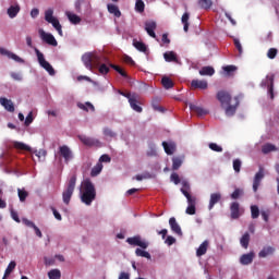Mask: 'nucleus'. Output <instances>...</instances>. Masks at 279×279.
<instances>
[{
  "instance_id": "f257e3e1",
  "label": "nucleus",
  "mask_w": 279,
  "mask_h": 279,
  "mask_svg": "<svg viewBox=\"0 0 279 279\" xmlns=\"http://www.w3.org/2000/svg\"><path fill=\"white\" fill-rule=\"evenodd\" d=\"M217 99L221 104V108L227 106L225 108V114L227 117H234L236 114V109L239 108V105L241 104V99H243V94H239L233 98L234 105H231L232 101V95L226 90H220L217 93Z\"/></svg>"
},
{
  "instance_id": "f03ea898",
  "label": "nucleus",
  "mask_w": 279,
  "mask_h": 279,
  "mask_svg": "<svg viewBox=\"0 0 279 279\" xmlns=\"http://www.w3.org/2000/svg\"><path fill=\"white\" fill-rule=\"evenodd\" d=\"M97 199V190L90 179H85L81 183V202L86 206H90Z\"/></svg>"
},
{
  "instance_id": "7ed1b4c3",
  "label": "nucleus",
  "mask_w": 279,
  "mask_h": 279,
  "mask_svg": "<svg viewBox=\"0 0 279 279\" xmlns=\"http://www.w3.org/2000/svg\"><path fill=\"white\" fill-rule=\"evenodd\" d=\"M191 184H189V181L183 180L182 181V187L181 193L186 197L189 206L185 209L186 215H195L197 213V209L195 208L196 198L195 196H192L191 193Z\"/></svg>"
},
{
  "instance_id": "20e7f679",
  "label": "nucleus",
  "mask_w": 279,
  "mask_h": 279,
  "mask_svg": "<svg viewBox=\"0 0 279 279\" xmlns=\"http://www.w3.org/2000/svg\"><path fill=\"white\" fill-rule=\"evenodd\" d=\"M82 62L88 71H93V66H99L101 62H108V58L104 56H97L92 52H86L82 56Z\"/></svg>"
},
{
  "instance_id": "39448f33",
  "label": "nucleus",
  "mask_w": 279,
  "mask_h": 279,
  "mask_svg": "<svg viewBox=\"0 0 279 279\" xmlns=\"http://www.w3.org/2000/svg\"><path fill=\"white\" fill-rule=\"evenodd\" d=\"M76 182H77V175L73 174L70 178L68 185L62 193V199L66 206H69V204H71V198L73 197V193L75 192Z\"/></svg>"
},
{
  "instance_id": "423d86ee",
  "label": "nucleus",
  "mask_w": 279,
  "mask_h": 279,
  "mask_svg": "<svg viewBox=\"0 0 279 279\" xmlns=\"http://www.w3.org/2000/svg\"><path fill=\"white\" fill-rule=\"evenodd\" d=\"M35 52L37 56L38 63L40 64V68L45 69V71H47V73H49V75H56V70L53 69L51 63H49L47 60H45V54H43V52H40V50H38V48H35Z\"/></svg>"
},
{
  "instance_id": "0eeeda50",
  "label": "nucleus",
  "mask_w": 279,
  "mask_h": 279,
  "mask_svg": "<svg viewBox=\"0 0 279 279\" xmlns=\"http://www.w3.org/2000/svg\"><path fill=\"white\" fill-rule=\"evenodd\" d=\"M59 155L63 158L65 165H69L73 160V150L66 145L59 147Z\"/></svg>"
},
{
  "instance_id": "6e6552de",
  "label": "nucleus",
  "mask_w": 279,
  "mask_h": 279,
  "mask_svg": "<svg viewBox=\"0 0 279 279\" xmlns=\"http://www.w3.org/2000/svg\"><path fill=\"white\" fill-rule=\"evenodd\" d=\"M126 243H129V245H135L137 247H142V250H147V247H149V242L143 241L141 239V235L128 238Z\"/></svg>"
},
{
  "instance_id": "1a4fd4ad",
  "label": "nucleus",
  "mask_w": 279,
  "mask_h": 279,
  "mask_svg": "<svg viewBox=\"0 0 279 279\" xmlns=\"http://www.w3.org/2000/svg\"><path fill=\"white\" fill-rule=\"evenodd\" d=\"M39 35L41 40H44V43L47 45H50L51 47H58V40H56V37L51 33H46L43 29H39Z\"/></svg>"
},
{
  "instance_id": "9d476101",
  "label": "nucleus",
  "mask_w": 279,
  "mask_h": 279,
  "mask_svg": "<svg viewBox=\"0 0 279 279\" xmlns=\"http://www.w3.org/2000/svg\"><path fill=\"white\" fill-rule=\"evenodd\" d=\"M265 178V168L259 167L258 172H256L254 179H253V191L256 193L258 191V186H260V182H263V179Z\"/></svg>"
},
{
  "instance_id": "9b49d317",
  "label": "nucleus",
  "mask_w": 279,
  "mask_h": 279,
  "mask_svg": "<svg viewBox=\"0 0 279 279\" xmlns=\"http://www.w3.org/2000/svg\"><path fill=\"white\" fill-rule=\"evenodd\" d=\"M81 143H83V145H86V147H99V145H101V142H99V140L94 138V137H88L86 135H80L78 136Z\"/></svg>"
},
{
  "instance_id": "f8f14e48",
  "label": "nucleus",
  "mask_w": 279,
  "mask_h": 279,
  "mask_svg": "<svg viewBox=\"0 0 279 279\" xmlns=\"http://www.w3.org/2000/svg\"><path fill=\"white\" fill-rule=\"evenodd\" d=\"M191 87L194 90H197V88L199 90H206V88H208V81H205V80H193L191 82Z\"/></svg>"
},
{
  "instance_id": "ddd939ff",
  "label": "nucleus",
  "mask_w": 279,
  "mask_h": 279,
  "mask_svg": "<svg viewBox=\"0 0 279 279\" xmlns=\"http://www.w3.org/2000/svg\"><path fill=\"white\" fill-rule=\"evenodd\" d=\"M231 219H239L241 217V205L239 202H233L230 205Z\"/></svg>"
},
{
  "instance_id": "4468645a",
  "label": "nucleus",
  "mask_w": 279,
  "mask_h": 279,
  "mask_svg": "<svg viewBox=\"0 0 279 279\" xmlns=\"http://www.w3.org/2000/svg\"><path fill=\"white\" fill-rule=\"evenodd\" d=\"M169 226L174 234H178V236H182V228L178 223V220H175V217H171L169 219Z\"/></svg>"
},
{
  "instance_id": "2eb2a0df",
  "label": "nucleus",
  "mask_w": 279,
  "mask_h": 279,
  "mask_svg": "<svg viewBox=\"0 0 279 279\" xmlns=\"http://www.w3.org/2000/svg\"><path fill=\"white\" fill-rule=\"evenodd\" d=\"M0 53H1V56H7V58H9L10 60H14V62H20V63L23 62V59H21V57L11 52L10 50H8L5 48H0Z\"/></svg>"
},
{
  "instance_id": "dca6fc26",
  "label": "nucleus",
  "mask_w": 279,
  "mask_h": 279,
  "mask_svg": "<svg viewBox=\"0 0 279 279\" xmlns=\"http://www.w3.org/2000/svg\"><path fill=\"white\" fill-rule=\"evenodd\" d=\"M163 60L167 62H174V64H180V59L178 58V53L174 51H167L163 53Z\"/></svg>"
},
{
  "instance_id": "f3484780",
  "label": "nucleus",
  "mask_w": 279,
  "mask_h": 279,
  "mask_svg": "<svg viewBox=\"0 0 279 279\" xmlns=\"http://www.w3.org/2000/svg\"><path fill=\"white\" fill-rule=\"evenodd\" d=\"M219 202H221V193L210 194L208 210H213V208H215V205L219 204Z\"/></svg>"
},
{
  "instance_id": "a211bd4d",
  "label": "nucleus",
  "mask_w": 279,
  "mask_h": 279,
  "mask_svg": "<svg viewBox=\"0 0 279 279\" xmlns=\"http://www.w3.org/2000/svg\"><path fill=\"white\" fill-rule=\"evenodd\" d=\"M0 106L4 107V109L8 112H14V104L12 102V100H10L5 97L0 98Z\"/></svg>"
},
{
  "instance_id": "6ab92c4d",
  "label": "nucleus",
  "mask_w": 279,
  "mask_h": 279,
  "mask_svg": "<svg viewBox=\"0 0 279 279\" xmlns=\"http://www.w3.org/2000/svg\"><path fill=\"white\" fill-rule=\"evenodd\" d=\"M155 29H156V22L150 21L145 23V31L147 32L148 36H150V38H156Z\"/></svg>"
},
{
  "instance_id": "aec40b11",
  "label": "nucleus",
  "mask_w": 279,
  "mask_h": 279,
  "mask_svg": "<svg viewBox=\"0 0 279 279\" xmlns=\"http://www.w3.org/2000/svg\"><path fill=\"white\" fill-rule=\"evenodd\" d=\"M190 110H192V112H195V114H197V117H206V114H208V110L204 109L197 105H190Z\"/></svg>"
},
{
  "instance_id": "412c9836",
  "label": "nucleus",
  "mask_w": 279,
  "mask_h": 279,
  "mask_svg": "<svg viewBox=\"0 0 279 279\" xmlns=\"http://www.w3.org/2000/svg\"><path fill=\"white\" fill-rule=\"evenodd\" d=\"M19 12H21V5L19 4L11 5L7 10V14L10 19H16V16L19 15Z\"/></svg>"
},
{
  "instance_id": "4be33fe9",
  "label": "nucleus",
  "mask_w": 279,
  "mask_h": 279,
  "mask_svg": "<svg viewBox=\"0 0 279 279\" xmlns=\"http://www.w3.org/2000/svg\"><path fill=\"white\" fill-rule=\"evenodd\" d=\"M162 147L168 156H173L177 148L175 143L173 142H170V143L162 142Z\"/></svg>"
},
{
  "instance_id": "5701e85b",
  "label": "nucleus",
  "mask_w": 279,
  "mask_h": 279,
  "mask_svg": "<svg viewBox=\"0 0 279 279\" xmlns=\"http://www.w3.org/2000/svg\"><path fill=\"white\" fill-rule=\"evenodd\" d=\"M129 104H130L132 110H134L135 112H143V107H141L138 105V95L135 96L134 98H131Z\"/></svg>"
},
{
  "instance_id": "b1692460",
  "label": "nucleus",
  "mask_w": 279,
  "mask_h": 279,
  "mask_svg": "<svg viewBox=\"0 0 279 279\" xmlns=\"http://www.w3.org/2000/svg\"><path fill=\"white\" fill-rule=\"evenodd\" d=\"M253 260H254V253L244 254L240 258L241 265H252Z\"/></svg>"
},
{
  "instance_id": "393cba45",
  "label": "nucleus",
  "mask_w": 279,
  "mask_h": 279,
  "mask_svg": "<svg viewBox=\"0 0 279 279\" xmlns=\"http://www.w3.org/2000/svg\"><path fill=\"white\" fill-rule=\"evenodd\" d=\"M208 245L209 242L208 240H205L196 250V256H204L206 254V252H208Z\"/></svg>"
},
{
  "instance_id": "a878e982",
  "label": "nucleus",
  "mask_w": 279,
  "mask_h": 279,
  "mask_svg": "<svg viewBox=\"0 0 279 279\" xmlns=\"http://www.w3.org/2000/svg\"><path fill=\"white\" fill-rule=\"evenodd\" d=\"M109 14H113L117 19H121V10L116 4L109 3L107 5Z\"/></svg>"
},
{
  "instance_id": "bb28decb",
  "label": "nucleus",
  "mask_w": 279,
  "mask_h": 279,
  "mask_svg": "<svg viewBox=\"0 0 279 279\" xmlns=\"http://www.w3.org/2000/svg\"><path fill=\"white\" fill-rule=\"evenodd\" d=\"M271 151H278V148L276 145L271 143H266L262 146V154H271Z\"/></svg>"
},
{
  "instance_id": "cd10ccee",
  "label": "nucleus",
  "mask_w": 279,
  "mask_h": 279,
  "mask_svg": "<svg viewBox=\"0 0 279 279\" xmlns=\"http://www.w3.org/2000/svg\"><path fill=\"white\" fill-rule=\"evenodd\" d=\"M274 252H275L274 247H271V246H266V247H264V248L259 252L258 256H259V258H267V256H271V254H274Z\"/></svg>"
},
{
  "instance_id": "c85d7f7f",
  "label": "nucleus",
  "mask_w": 279,
  "mask_h": 279,
  "mask_svg": "<svg viewBox=\"0 0 279 279\" xmlns=\"http://www.w3.org/2000/svg\"><path fill=\"white\" fill-rule=\"evenodd\" d=\"M199 75H208L209 77H213V75H215V68L213 66H203L199 70Z\"/></svg>"
},
{
  "instance_id": "c756f323",
  "label": "nucleus",
  "mask_w": 279,
  "mask_h": 279,
  "mask_svg": "<svg viewBox=\"0 0 279 279\" xmlns=\"http://www.w3.org/2000/svg\"><path fill=\"white\" fill-rule=\"evenodd\" d=\"M13 147L15 149H20L21 151H32V147H29L28 145H26L23 142H14Z\"/></svg>"
},
{
  "instance_id": "7c9ffc66",
  "label": "nucleus",
  "mask_w": 279,
  "mask_h": 279,
  "mask_svg": "<svg viewBox=\"0 0 279 279\" xmlns=\"http://www.w3.org/2000/svg\"><path fill=\"white\" fill-rule=\"evenodd\" d=\"M77 108H80V110H84L85 112H88V110H90L92 112H95V106H93V104L90 102H77Z\"/></svg>"
},
{
  "instance_id": "2f4dec72",
  "label": "nucleus",
  "mask_w": 279,
  "mask_h": 279,
  "mask_svg": "<svg viewBox=\"0 0 279 279\" xmlns=\"http://www.w3.org/2000/svg\"><path fill=\"white\" fill-rule=\"evenodd\" d=\"M240 245L247 250L250 247V233L245 232L242 238L240 239Z\"/></svg>"
},
{
  "instance_id": "473e14b6",
  "label": "nucleus",
  "mask_w": 279,
  "mask_h": 279,
  "mask_svg": "<svg viewBox=\"0 0 279 279\" xmlns=\"http://www.w3.org/2000/svg\"><path fill=\"white\" fill-rule=\"evenodd\" d=\"M14 269H16V262L12 260L9 263L2 279H8V276H10V274H12V271H14Z\"/></svg>"
},
{
  "instance_id": "72a5a7b5",
  "label": "nucleus",
  "mask_w": 279,
  "mask_h": 279,
  "mask_svg": "<svg viewBox=\"0 0 279 279\" xmlns=\"http://www.w3.org/2000/svg\"><path fill=\"white\" fill-rule=\"evenodd\" d=\"M161 84H162L163 88H166L167 90H169V88H173V86H174L173 81L171 78H169V76H163L161 78Z\"/></svg>"
},
{
  "instance_id": "f704fd0d",
  "label": "nucleus",
  "mask_w": 279,
  "mask_h": 279,
  "mask_svg": "<svg viewBox=\"0 0 279 279\" xmlns=\"http://www.w3.org/2000/svg\"><path fill=\"white\" fill-rule=\"evenodd\" d=\"M104 169V165L101 162H98L90 171L92 178H97L98 174L101 173V170Z\"/></svg>"
},
{
  "instance_id": "c9c22d12",
  "label": "nucleus",
  "mask_w": 279,
  "mask_h": 279,
  "mask_svg": "<svg viewBox=\"0 0 279 279\" xmlns=\"http://www.w3.org/2000/svg\"><path fill=\"white\" fill-rule=\"evenodd\" d=\"M189 19H191V14H189V12H185L181 17L184 32H189Z\"/></svg>"
},
{
  "instance_id": "e433bc0d",
  "label": "nucleus",
  "mask_w": 279,
  "mask_h": 279,
  "mask_svg": "<svg viewBox=\"0 0 279 279\" xmlns=\"http://www.w3.org/2000/svg\"><path fill=\"white\" fill-rule=\"evenodd\" d=\"M17 195H19L20 202H25V199L29 197V192L26 191L25 189H17Z\"/></svg>"
},
{
  "instance_id": "4c0bfd02",
  "label": "nucleus",
  "mask_w": 279,
  "mask_h": 279,
  "mask_svg": "<svg viewBox=\"0 0 279 279\" xmlns=\"http://www.w3.org/2000/svg\"><path fill=\"white\" fill-rule=\"evenodd\" d=\"M198 5L203 10H210L213 8V0H198Z\"/></svg>"
},
{
  "instance_id": "58836bf2",
  "label": "nucleus",
  "mask_w": 279,
  "mask_h": 279,
  "mask_svg": "<svg viewBox=\"0 0 279 279\" xmlns=\"http://www.w3.org/2000/svg\"><path fill=\"white\" fill-rule=\"evenodd\" d=\"M68 19L70 23H73V25H78V23H82V17L77 14L69 13Z\"/></svg>"
},
{
  "instance_id": "ea45409f",
  "label": "nucleus",
  "mask_w": 279,
  "mask_h": 279,
  "mask_svg": "<svg viewBox=\"0 0 279 279\" xmlns=\"http://www.w3.org/2000/svg\"><path fill=\"white\" fill-rule=\"evenodd\" d=\"M102 133L107 138H117V132L112 131L110 128H104Z\"/></svg>"
},
{
  "instance_id": "a19ab883",
  "label": "nucleus",
  "mask_w": 279,
  "mask_h": 279,
  "mask_svg": "<svg viewBox=\"0 0 279 279\" xmlns=\"http://www.w3.org/2000/svg\"><path fill=\"white\" fill-rule=\"evenodd\" d=\"M135 255L141 256L142 258H147L148 260H151V254L147 251H143L141 248L135 250Z\"/></svg>"
},
{
  "instance_id": "79ce46f5",
  "label": "nucleus",
  "mask_w": 279,
  "mask_h": 279,
  "mask_svg": "<svg viewBox=\"0 0 279 279\" xmlns=\"http://www.w3.org/2000/svg\"><path fill=\"white\" fill-rule=\"evenodd\" d=\"M36 158H38L39 162L45 161V158H47V150L39 149L34 151Z\"/></svg>"
},
{
  "instance_id": "37998d69",
  "label": "nucleus",
  "mask_w": 279,
  "mask_h": 279,
  "mask_svg": "<svg viewBox=\"0 0 279 279\" xmlns=\"http://www.w3.org/2000/svg\"><path fill=\"white\" fill-rule=\"evenodd\" d=\"M133 47H135V49H137V51H142V53L147 52V46L145 44H143V41H134Z\"/></svg>"
},
{
  "instance_id": "c03bdc74",
  "label": "nucleus",
  "mask_w": 279,
  "mask_h": 279,
  "mask_svg": "<svg viewBox=\"0 0 279 279\" xmlns=\"http://www.w3.org/2000/svg\"><path fill=\"white\" fill-rule=\"evenodd\" d=\"M268 78V95H270V99H274V75L267 76Z\"/></svg>"
},
{
  "instance_id": "a18cd8bd",
  "label": "nucleus",
  "mask_w": 279,
  "mask_h": 279,
  "mask_svg": "<svg viewBox=\"0 0 279 279\" xmlns=\"http://www.w3.org/2000/svg\"><path fill=\"white\" fill-rule=\"evenodd\" d=\"M182 167V159L180 157L172 158V170L178 171Z\"/></svg>"
},
{
  "instance_id": "49530a36",
  "label": "nucleus",
  "mask_w": 279,
  "mask_h": 279,
  "mask_svg": "<svg viewBox=\"0 0 279 279\" xmlns=\"http://www.w3.org/2000/svg\"><path fill=\"white\" fill-rule=\"evenodd\" d=\"M49 23H51L52 27H54V29H57L59 36H62V25L60 24V21L54 17V20H52Z\"/></svg>"
},
{
  "instance_id": "de8ad7c7",
  "label": "nucleus",
  "mask_w": 279,
  "mask_h": 279,
  "mask_svg": "<svg viewBox=\"0 0 279 279\" xmlns=\"http://www.w3.org/2000/svg\"><path fill=\"white\" fill-rule=\"evenodd\" d=\"M49 279H60L62 278V272L59 269H52L48 272Z\"/></svg>"
},
{
  "instance_id": "09e8293b",
  "label": "nucleus",
  "mask_w": 279,
  "mask_h": 279,
  "mask_svg": "<svg viewBox=\"0 0 279 279\" xmlns=\"http://www.w3.org/2000/svg\"><path fill=\"white\" fill-rule=\"evenodd\" d=\"M251 217L252 219H258L260 217V209L256 205L251 206Z\"/></svg>"
},
{
  "instance_id": "8fccbe9b",
  "label": "nucleus",
  "mask_w": 279,
  "mask_h": 279,
  "mask_svg": "<svg viewBox=\"0 0 279 279\" xmlns=\"http://www.w3.org/2000/svg\"><path fill=\"white\" fill-rule=\"evenodd\" d=\"M53 20H56V17L53 16V9H48L45 12V21H47V23H51Z\"/></svg>"
},
{
  "instance_id": "3c124183",
  "label": "nucleus",
  "mask_w": 279,
  "mask_h": 279,
  "mask_svg": "<svg viewBox=\"0 0 279 279\" xmlns=\"http://www.w3.org/2000/svg\"><path fill=\"white\" fill-rule=\"evenodd\" d=\"M109 66L111 69H113L114 71H117V73H119V75H121L122 77H128V73H125V71H123V69H121V66L114 65L112 63H110Z\"/></svg>"
},
{
  "instance_id": "603ef678",
  "label": "nucleus",
  "mask_w": 279,
  "mask_h": 279,
  "mask_svg": "<svg viewBox=\"0 0 279 279\" xmlns=\"http://www.w3.org/2000/svg\"><path fill=\"white\" fill-rule=\"evenodd\" d=\"M241 166H242L241 159H234L233 160V171L235 173H241Z\"/></svg>"
},
{
  "instance_id": "864d4df0",
  "label": "nucleus",
  "mask_w": 279,
  "mask_h": 279,
  "mask_svg": "<svg viewBox=\"0 0 279 279\" xmlns=\"http://www.w3.org/2000/svg\"><path fill=\"white\" fill-rule=\"evenodd\" d=\"M135 10L136 12H145V2H143V0H137L135 2Z\"/></svg>"
},
{
  "instance_id": "5fc2aeb1",
  "label": "nucleus",
  "mask_w": 279,
  "mask_h": 279,
  "mask_svg": "<svg viewBox=\"0 0 279 279\" xmlns=\"http://www.w3.org/2000/svg\"><path fill=\"white\" fill-rule=\"evenodd\" d=\"M99 73H101V75H108V73H110V68H108V65H106V63L99 64Z\"/></svg>"
},
{
  "instance_id": "6e6d98bb",
  "label": "nucleus",
  "mask_w": 279,
  "mask_h": 279,
  "mask_svg": "<svg viewBox=\"0 0 279 279\" xmlns=\"http://www.w3.org/2000/svg\"><path fill=\"white\" fill-rule=\"evenodd\" d=\"M151 107H153L154 110H156L157 112H165V109L158 105V98H155V99L153 100Z\"/></svg>"
},
{
  "instance_id": "4d7b16f0",
  "label": "nucleus",
  "mask_w": 279,
  "mask_h": 279,
  "mask_svg": "<svg viewBox=\"0 0 279 279\" xmlns=\"http://www.w3.org/2000/svg\"><path fill=\"white\" fill-rule=\"evenodd\" d=\"M243 195V190L235 189L233 193L231 194V199H239Z\"/></svg>"
},
{
  "instance_id": "13d9d810",
  "label": "nucleus",
  "mask_w": 279,
  "mask_h": 279,
  "mask_svg": "<svg viewBox=\"0 0 279 279\" xmlns=\"http://www.w3.org/2000/svg\"><path fill=\"white\" fill-rule=\"evenodd\" d=\"M119 95H122V97H125L129 102L131 99H134L137 95L136 94H131V93H125V92H121V90H118Z\"/></svg>"
},
{
  "instance_id": "bf43d9fd",
  "label": "nucleus",
  "mask_w": 279,
  "mask_h": 279,
  "mask_svg": "<svg viewBox=\"0 0 279 279\" xmlns=\"http://www.w3.org/2000/svg\"><path fill=\"white\" fill-rule=\"evenodd\" d=\"M170 180L173 182V184H182V180H180V175L175 172H173L171 175H170Z\"/></svg>"
},
{
  "instance_id": "052dcab7",
  "label": "nucleus",
  "mask_w": 279,
  "mask_h": 279,
  "mask_svg": "<svg viewBox=\"0 0 279 279\" xmlns=\"http://www.w3.org/2000/svg\"><path fill=\"white\" fill-rule=\"evenodd\" d=\"M276 56H278V49L270 48L267 52V58H269L270 60H274V58H276Z\"/></svg>"
},
{
  "instance_id": "680f3d73",
  "label": "nucleus",
  "mask_w": 279,
  "mask_h": 279,
  "mask_svg": "<svg viewBox=\"0 0 279 279\" xmlns=\"http://www.w3.org/2000/svg\"><path fill=\"white\" fill-rule=\"evenodd\" d=\"M209 149H211V151H217V153L223 151V148L221 146L217 145L216 143H210Z\"/></svg>"
},
{
  "instance_id": "e2e57ef3",
  "label": "nucleus",
  "mask_w": 279,
  "mask_h": 279,
  "mask_svg": "<svg viewBox=\"0 0 279 279\" xmlns=\"http://www.w3.org/2000/svg\"><path fill=\"white\" fill-rule=\"evenodd\" d=\"M225 73H227V75H232V73H234V71H236V66L234 65H227L223 68Z\"/></svg>"
},
{
  "instance_id": "0e129e2a",
  "label": "nucleus",
  "mask_w": 279,
  "mask_h": 279,
  "mask_svg": "<svg viewBox=\"0 0 279 279\" xmlns=\"http://www.w3.org/2000/svg\"><path fill=\"white\" fill-rule=\"evenodd\" d=\"M32 123H34V116L32 114V112H29L27 114V117L25 118V122L24 124L27 126L32 125Z\"/></svg>"
},
{
  "instance_id": "69168bd1",
  "label": "nucleus",
  "mask_w": 279,
  "mask_h": 279,
  "mask_svg": "<svg viewBox=\"0 0 279 279\" xmlns=\"http://www.w3.org/2000/svg\"><path fill=\"white\" fill-rule=\"evenodd\" d=\"M260 215H262V218L264 219V221L267 223L269 221V215H270L269 209L262 210Z\"/></svg>"
},
{
  "instance_id": "338daca9",
  "label": "nucleus",
  "mask_w": 279,
  "mask_h": 279,
  "mask_svg": "<svg viewBox=\"0 0 279 279\" xmlns=\"http://www.w3.org/2000/svg\"><path fill=\"white\" fill-rule=\"evenodd\" d=\"M22 221H23L24 226H27V228H33V230H34V227L36 226V223H34L33 221H31L27 218H23Z\"/></svg>"
},
{
  "instance_id": "774afa93",
  "label": "nucleus",
  "mask_w": 279,
  "mask_h": 279,
  "mask_svg": "<svg viewBox=\"0 0 279 279\" xmlns=\"http://www.w3.org/2000/svg\"><path fill=\"white\" fill-rule=\"evenodd\" d=\"M22 221H23L24 226H27V228H33V230H34V227L36 226V223H34L33 221H31L27 218H23Z\"/></svg>"
}]
</instances>
